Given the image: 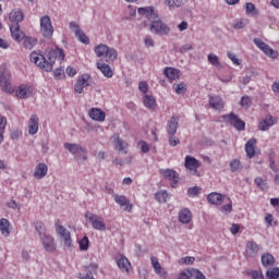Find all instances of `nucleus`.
<instances>
[{
	"mask_svg": "<svg viewBox=\"0 0 279 279\" xmlns=\"http://www.w3.org/2000/svg\"><path fill=\"white\" fill-rule=\"evenodd\" d=\"M0 231L3 236H10V220L5 218L0 219Z\"/></svg>",
	"mask_w": 279,
	"mask_h": 279,
	"instance_id": "obj_33",
	"label": "nucleus"
},
{
	"mask_svg": "<svg viewBox=\"0 0 279 279\" xmlns=\"http://www.w3.org/2000/svg\"><path fill=\"white\" fill-rule=\"evenodd\" d=\"M207 199H208L209 204L219 205V204H221V202H223V199H226V195H221V194L215 192V193L208 194Z\"/></svg>",
	"mask_w": 279,
	"mask_h": 279,
	"instance_id": "obj_29",
	"label": "nucleus"
},
{
	"mask_svg": "<svg viewBox=\"0 0 279 279\" xmlns=\"http://www.w3.org/2000/svg\"><path fill=\"white\" fill-rule=\"evenodd\" d=\"M119 53L117 52V49L110 48L107 46V52L104 53V58L100 59L101 62H114L117 60Z\"/></svg>",
	"mask_w": 279,
	"mask_h": 279,
	"instance_id": "obj_19",
	"label": "nucleus"
},
{
	"mask_svg": "<svg viewBox=\"0 0 279 279\" xmlns=\"http://www.w3.org/2000/svg\"><path fill=\"white\" fill-rule=\"evenodd\" d=\"M7 206L9 208H12L13 210H21V206L16 204V201H10L9 203H7Z\"/></svg>",
	"mask_w": 279,
	"mask_h": 279,
	"instance_id": "obj_61",
	"label": "nucleus"
},
{
	"mask_svg": "<svg viewBox=\"0 0 279 279\" xmlns=\"http://www.w3.org/2000/svg\"><path fill=\"white\" fill-rule=\"evenodd\" d=\"M63 147L74 156L76 162L80 160H88V150L80 144L64 143Z\"/></svg>",
	"mask_w": 279,
	"mask_h": 279,
	"instance_id": "obj_2",
	"label": "nucleus"
},
{
	"mask_svg": "<svg viewBox=\"0 0 279 279\" xmlns=\"http://www.w3.org/2000/svg\"><path fill=\"white\" fill-rule=\"evenodd\" d=\"M40 241L44 245L46 252H54L56 250V241L51 235H41Z\"/></svg>",
	"mask_w": 279,
	"mask_h": 279,
	"instance_id": "obj_16",
	"label": "nucleus"
},
{
	"mask_svg": "<svg viewBox=\"0 0 279 279\" xmlns=\"http://www.w3.org/2000/svg\"><path fill=\"white\" fill-rule=\"evenodd\" d=\"M209 106L214 108V110H223V99L219 96L209 97Z\"/></svg>",
	"mask_w": 279,
	"mask_h": 279,
	"instance_id": "obj_26",
	"label": "nucleus"
},
{
	"mask_svg": "<svg viewBox=\"0 0 279 279\" xmlns=\"http://www.w3.org/2000/svg\"><path fill=\"white\" fill-rule=\"evenodd\" d=\"M141 146V150L143 151V154H148L149 153V144H147V142H141L140 143Z\"/></svg>",
	"mask_w": 279,
	"mask_h": 279,
	"instance_id": "obj_60",
	"label": "nucleus"
},
{
	"mask_svg": "<svg viewBox=\"0 0 279 279\" xmlns=\"http://www.w3.org/2000/svg\"><path fill=\"white\" fill-rule=\"evenodd\" d=\"M161 173L166 180H169L171 182L172 189H175V186H178V180L180 177L178 175V172L175 170L166 169Z\"/></svg>",
	"mask_w": 279,
	"mask_h": 279,
	"instance_id": "obj_13",
	"label": "nucleus"
},
{
	"mask_svg": "<svg viewBox=\"0 0 279 279\" xmlns=\"http://www.w3.org/2000/svg\"><path fill=\"white\" fill-rule=\"evenodd\" d=\"M144 106L146 108H149L150 110H154L156 108V98L154 96L145 95L143 98Z\"/></svg>",
	"mask_w": 279,
	"mask_h": 279,
	"instance_id": "obj_36",
	"label": "nucleus"
},
{
	"mask_svg": "<svg viewBox=\"0 0 279 279\" xmlns=\"http://www.w3.org/2000/svg\"><path fill=\"white\" fill-rule=\"evenodd\" d=\"M199 193H202V187L199 186L189 187L187 190L189 197H198Z\"/></svg>",
	"mask_w": 279,
	"mask_h": 279,
	"instance_id": "obj_47",
	"label": "nucleus"
},
{
	"mask_svg": "<svg viewBox=\"0 0 279 279\" xmlns=\"http://www.w3.org/2000/svg\"><path fill=\"white\" fill-rule=\"evenodd\" d=\"M241 169H243V166L241 165V160H239V159H233V160L230 162V170H231V173H239V172H241Z\"/></svg>",
	"mask_w": 279,
	"mask_h": 279,
	"instance_id": "obj_38",
	"label": "nucleus"
},
{
	"mask_svg": "<svg viewBox=\"0 0 279 279\" xmlns=\"http://www.w3.org/2000/svg\"><path fill=\"white\" fill-rule=\"evenodd\" d=\"M151 265L155 269V272L160 274V271L162 270V266H160V263L158 262V258L151 257Z\"/></svg>",
	"mask_w": 279,
	"mask_h": 279,
	"instance_id": "obj_53",
	"label": "nucleus"
},
{
	"mask_svg": "<svg viewBox=\"0 0 279 279\" xmlns=\"http://www.w3.org/2000/svg\"><path fill=\"white\" fill-rule=\"evenodd\" d=\"M178 121L179 119L175 116H172L170 121H168L166 130L169 136H175V133L178 132Z\"/></svg>",
	"mask_w": 279,
	"mask_h": 279,
	"instance_id": "obj_22",
	"label": "nucleus"
},
{
	"mask_svg": "<svg viewBox=\"0 0 279 279\" xmlns=\"http://www.w3.org/2000/svg\"><path fill=\"white\" fill-rule=\"evenodd\" d=\"M254 45H256V47H258V49H260L262 51L264 50V48L267 46V44H265V41H263V39L260 38H255L253 40Z\"/></svg>",
	"mask_w": 279,
	"mask_h": 279,
	"instance_id": "obj_55",
	"label": "nucleus"
},
{
	"mask_svg": "<svg viewBox=\"0 0 279 279\" xmlns=\"http://www.w3.org/2000/svg\"><path fill=\"white\" fill-rule=\"evenodd\" d=\"M96 64H97V69L101 71L105 77H112V75H114V73L112 72V68H110L108 63L97 62Z\"/></svg>",
	"mask_w": 279,
	"mask_h": 279,
	"instance_id": "obj_28",
	"label": "nucleus"
},
{
	"mask_svg": "<svg viewBox=\"0 0 279 279\" xmlns=\"http://www.w3.org/2000/svg\"><path fill=\"white\" fill-rule=\"evenodd\" d=\"M255 145H256V140L255 138L250 140L245 144V151H246V156L248 158H254V156L256 155V151L254 150Z\"/></svg>",
	"mask_w": 279,
	"mask_h": 279,
	"instance_id": "obj_32",
	"label": "nucleus"
},
{
	"mask_svg": "<svg viewBox=\"0 0 279 279\" xmlns=\"http://www.w3.org/2000/svg\"><path fill=\"white\" fill-rule=\"evenodd\" d=\"M89 117L93 121H98L99 123H104V121H106V112L99 108H92L89 110Z\"/></svg>",
	"mask_w": 279,
	"mask_h": 279,
	"instance_id": "obj_18",
	"label": "nucleus"
},
{
	"mask_svg": "<svg viewBox=\"0 0 279 279\" xmlns=\"http://www.w3.org/2000/svg\"><path fill=\"white\" fill-rule=\"evenodd\" d=\"M264 53L268 56V58H278V51H275L269 45H266L264 50H262Z\"/></svg>",
	"mask_w": 279,
	"mask_h": 279,
	"instance_id": "obj_48",
	"label": "nucleus"
},
{
	"mask_svg": "<svg viewBox=\"0 0 279 279\" xmlns=\"http://www.w3.org/2000/svg\"><path fill=\"white\" fill-rule=\"evenodd\" d=\"M149 29L151 34H157V36H169L171 28L167 25L160 16L150 23Z\"/></svg>",
	"mask_w": 279,
	"mask_h": 279,
	"instance_id": "obj_3",
	"label": "nucleus"
},
{
	"mask_svg": "<svg viewBox=\"0 0 279 279\" xmlns=\"http://www.w3.org/2000/svg\"><path fill=\"white\" fill-rule=\"evenodd\" d=\"M10 32L13 40H16V43H21V40H24L25 33L21 31V25L15 24L10 26Z\"/></svg>",
	"mask_w": 279,
	"mask_h": 279,
	"instance_id": "obj_17",
	"label": "nucleus"
},
{
	"mask_svg": "<svg viewBox=\"0 0 279 279\" xmlns=\"http://www.w3.org/2000/svg\"><path fill=\"white\" fill-rule=\"evenodd\" d=\"M113 199L125 213H132V204L124 195L113 194Z\"/></svg>",
	"mask_w": 279,
	"mask_h": 279,
	"instance_id": "obj_10",
	"label": "nucleus"
},
{
	"mask_svg": "<svg viewBox=\"0 0 279 279\" xmlns=\"http://www.w3.org/2000/svg\"><path fill=\"white\" fill-rule=\"evenodd\" d=\"M245 12L251 16H258V10H256V5L252 2L245 4Z\"/></svg>",
	"mask_w": 279,
	"mask_h": 279,
	"instance_id": "obj_40",
	"label": "nucleus"
},
{
	"mask_svg": "<svg viewBox=\"0 0 279 279\" xmlns=\"http://www.w3.org/2000/svg\"><path fill=\"white\" fill-rule=\"evenodd\" d=\"M56 60H64V50L60 48H48L46 50V56L38 52L31 53V62H34L39 69L46 70L48 73L53 71V64Z\"/></svg>",
	"mask_w": 279,
	"mask_h": 279,
	"instance_id": "obj_1",
	"label": "nucleus"
},
{
	"mask_svg": "<svg viewBox=\"0 0 279 279\" xmlns=\"http://www.w3.org/2000/svg\"><path fill=\"white\" fill-rule=\"evenodd\" d=\"M117 265L119 267V269H121V271H130V260L128 259V257H125L124 255H120L117 258Z\"/></svg>",
	"mask_w": 279,
	"mask_h": 279,
	"instance_id": "obj_27",
	"label": "nucleus"
},
{
	"mask_svg": "<svg viewBox=\"0 0 279 279\" xmlns=\"http://www.w3.org/2000/svg\"><path fill=\"white\" fill-rule=\"evenodd\" d=\"M229 199V204L221 207V213H232V201Z\"/></svg>",
	"mask_w": 279,
	"mask_h": 279,
	"instance_id": "obj_59",
	"label": "nucleus"
},
{
	"mask_svg": "<svg viewBox=\"0 0 279 279\" xmlns=\"http://www.w3.org/2000/svg\"><path fill=\"white\" fill-rule=\"evenodd\" d=\"M137 12L141 14V16H145V19L150 21V23H154V21L159 17L158 13L154 10L153 7L140 8Z\"/></svg>",
	"mask_w": 279,
	"mask_h": 279,
	"instance_id": "obj_11",
	"label": "nucleus"
},
{
	"mask_svg": "<svg viewBox=\"0 0 279 279\" xmlns=\"http://www.w3.org/2000/svg\"><path fill=\"white\" fill-rule=\"evenodd\" d=\"M168 197H169V194L167 193V191L158 192L155 195V198L157 199V202H159V204H167Z\"/></svg>",
	"mask_w": 279,
	"mask_h": 279,
	"instance_id": "obj_44",
	"label": "nucleus"
},
{
	"mask_svg": "<svg viewBox=\"0 0 279 279\" xmlns=\"http://www.w3.org/2000/svg\"><path fill=\"white\" fill-rule=\"evenodd\" d=\"M114 145L117 151H122V154H128V144L121 137H117L114 140Z\"/></svg>",
	"mask_w": 279,
	"mask_h": 279,
	"instance_id": "obj_34",
	"label": "nucleus"
},
{
	"mask_svg": "<svg viewBox=\"0 0 279 279\" xmlns=\"http://www.w3.org/2000/svg\"><path fill=\"white\" fill-rule=\"evenodd\" d=\"M85 218L88 219V221L92 223L94 230H99L100 232L106 230V222H104V218L101 216L87 213Z\"/></svg>",
	"mask_w": 279,
	"mask_h": 279,
	"instance_id": "obj_5",
	"label": "nucleus"
},
{
	"mask_svg": "<svg viewBox=\"0 0 279 279\" xmlns=\"http://www.w3.org/2000/svg\"><path fill=\"white\" fill-rule=\"evenodd\" d=\"M185 265H193V263H195V257L193 256H187V257H183L181 259Z\"/></svg>",
	"mask_w": 279,
	"mask_h": 279,
	"instance_id": "obj_64",
	"label": "nucleus"
},
{
	"mask_svg": "<svg viewBox=\"0 0 279 279\" xmlns=\"http://www.w3.org/2000/svg\"><path fill=\"white\" fill-rule=\"evenodd\" d=\"M258 252H260V247L258 246V244H256V242L248 241L246 243V247H245L246 258H256V256H258Z\"/></svg>",
	"mask_w": 279,
	"mask_h": 279,
	"instance_id": "obj_12",
	"label": "nucleus"
},
{
	"mask_svg": "<svg viewBox=\"0 0 279 279\" xmlns=\"http://www.w3.org/2000/svg\"><path fill=\"white\" fill-rule=\"evenodd\" d=\"M207 60L211 66H221V62L219 61V57L215 53H209L207 56Z\"/></svg>",
	"mask_w": 279,
	"mask_h": 279,
	"instance_id": "obj_43",
	"label": "nucleus"
},
{
	"mask_svg": "<svg viewBox=\"0 0 279 279\" xmlns=\"http://www.w3.org/2000/svg\"><path fill=\"white\" fill-rule=\"evenodd\" d=\"M180 53H186L187 51H193V44H185L180 48Z\"/></svg>",
	"mask_w": 279,
	"mask_h": 279,
	"instance_id": "obj_58",
	"label": "nucleus"
},
{
	"mask_svg": "<svg viewBox=\"0 0 279 279\" xmlns=\"http://www.w3.org/2000/svg\"><path fill=\"white\" fill-rule=\"evenodd\" d=\"M276 124V118L274 116L268 114L265 119L259 121L258 123V130L262 132H267L271 128V125Z\"/></svg>",
	"mask_w": 279,
	"mask_h": 279,
	"instance_id": "obj_15",
	"label": "nucleus"
},
{
	"mask_svg": "<svg viewBox=\"0 0 279 279\" xmlns=\"http://www.w3.org/2000/svg\"><path fill=\"white\" fill-rule=\"evenodd\" d=\"M173 88L177 95H184L186 93V85L184 83L174 84Z\"/></svg>",
	"mask_w": 279,
	"mask_h": 279,
	"instance_id": "obj_50",
	"label": "nucleus"
},
{
	"mask_svg": "<svg viewBox=\"0 0 279 279\" xmlns=\"http://www.w3.org/2000/svg\"><path fill=\"white\" fill-rule=\"evenodd\" d=\"M75 36L80 43H83V45H90V39L84 34V31H77Z\"/></svg>",
	"mask_w": 279,
	"mask_h": 279,
	"instance_id": "obj_42",
	"label": "nucleus"
},
{
	"mask_svg": "<svg viewBox=\"0 0 279 279\" xmlns=\"http://www.w3.org/2000/svg\"><path fill=\"white\" fill-rule=\"evenodd\" d=\"M60 220H57V234L63 239L65 247H71L73 245V240H71V232L64 228V226L59 225Z\"/></svg>",
	"mask_w": 279,
	"mask_h": 279,
	"instance_id": "obj_7",
	"label": "nucleus"
},
{
	"mask_svg": "<svg viewBox=\"0 0 279 279\" xmlns=\"http://www.w3.org/2000/svg\"><path fill=\"white\" fill-rule=\"evenodd\" d=\"M182 271H186L190 279L191 278H194V279H206V276L203 275V272L199 269L192 268L191 270L185 269V270H182Z\"/></svg>",
	"mask_w": 279,
	"mask_h": 279,
	"instance_id": "obj_35",
	"label": "nucleus"
},
{
	"mask_svg": "<svg viewBox=\"0 0 279 279\" xmlns=\"http://www.w3.org/2000/svg\"><path fill=\"white\" fill-rule=\"evenodd\" d=\"M233 27H234V29H243L244 27H245V22H243V21H235L234 23H233Z\"/></svg>",
	"mask_w": 279,
	"mask_h": 279,
	"instance_id": "obj_63",
	"label": "nucleus"
},
{
	"mask_svg": "<svg viewBox=\"0 0 279 279\" xmlns=\"http://www.w3.org/2000/svg\"><path fill=\"white\" fill-rule=\"evenodd\" d=\"M222 119H225L229 125H232V128L238 130V132H243L245 130V121L241 120V118L233 112L222 116Z\"/></svg>",
	"mask_w": 279,
	"mask_h": 279,
	"instance_id": "obj_4",
	"label": "nucleus"
},
{
	"mask_svg": "<svg viewBox=\"0 0 279 279\" xmlns=\"http://www.w3.org/2000/svg\"><path fill=\"white\" fill-rule=\"evenodd\" d=\"M169 145L171 147H177V145H180V138H178L173 135H169Z\"/></svg>",
	"mask_w": 279,
	"mask_h": 279,
	"instance_id": "obj_56",
	"label": "nucleus"
},
{
	"mask_svg": "<svg viewBox=\"0 0 279 279\" xmlns=\"http://www.w3.org/2000/svg\"><path fill=\"white\" fill-rule=\"evenodd\" d=\"M48 171L49 168L46 166V163L40 162L35 168L34 178L37 180H43V178L47 175Z\"/></svg>",
	"mask_w": 279,
	"mask_h": 279,
	"instance_id": "obj_21",
	"label": "nucleus"
},
{
	"mask_svg": "<svg viewBox=\"0 0 279 279\" xmlns=\"http://www.w3.org/2000/svg\"><path fill=\"white\" fill-rule=\"evenodd\" d=\"M262 265L266 269L269 267H274V265H276V258L270 253H264L262 255Z\"/></svg>",
	"mask_w": 279,
	"mask_h": 279,
	"instance_id": "obj_24",
	"label": "nucleus"
},
{
	"mask_svg": "<svg viewBox=\"0 0 279 279\" xmlns=\"http://www.w3.org/2000/svg\"><path fill=\"white\" fill-rule=\"evenodd\" d=\"M240 105L242 108H250V106H252V98H250V96H243Z\"/></svg>",
	"mask_w": 279,
	"mask_h": 279,
	"instance_id": "obj_52",
	"label": "nucleus"
},
{
	"mask_svg": "<svg viewBox=\"0 0 279 279\" xmlns=\"http://www.w3.org/2000/svg\"><path fill=\"white\" fill-rule=\"evenodd\" d=\"M0 84H2V90L4 93H12V87H10V74L7 71L0 73Z\"/></svg>",
	"mask_w": 279,
	"mask_h": 279,
	"instance_id": "obj_20",
	"label": "nucleus"
},
{
	"mask_svg": "<svg viewBox=\"0 0 279 279\" xmlns=\"http://www.w3.org/2000/svg\"><path fill=\"white\" fill-rule=\"evenodd\" d=\"M78 245L82 252L88 251V247L90 245V241L88 240V236L85 235L82 240H80Z\"/></svg>",
	"mask_w": 279,
	"mask_h": 279,
	"instance_id": "obj_46",
	"label": "nucleus"
},
{
	"mask_svg": "<svg viewBox=\"0 0 279 279\" xmlns=\"http://www.w3.org/2000/svg\"><path fill=\"white\" fill-rule=\"evenodd\" d=\"M84 269L87 271V276L97 275L99 271V265L97 263H90L88 266H84Z\"/></svg>",
	"mask_w": 279,
	"mask_h": 279,
	"instance_id": "obj_39",
	"label": "nucleus"
},
{
	"mask_svg": "<svg viewBox=\"0 0 279 279\" xmlns=\"http://www.w3.org/2000/svg\"><path fill=\"white\" fill-rule=\"evenodd\" d=\"M266 278L267 279H278L279 278V267L268 269L266 271Z\"/></svg>",
	"mask_w": 279,
	"mask_h": 279,
	"instance_id": "obj_45",
	"label": "nucleus"
},
{
	"mask_svg": "<svg viewBox=\"0 0 279 279\" xmlns=\"http://www.w3.org/2000/svg\"><path fill=\"white\" fill-rule=\"evenodd\" d=\"M255 184L257 186H259V189H262V191H266V189H267V180H265L260 177L255 178Z\"/></svg>",
	"mask_w": 279,
	"mask_h": 279,
	"instance_id": "obj_51",
	"label": "nucleus"
},
{
	"mask_svg": "<svg viewBox=\"0 0 279 279\" xmlns=\"http://www.w3.org/2000/svg\"><path fill=\"white\" fill-rule=\"evenodd\" d=\"M169 8H182L183 3H186V0H166Z\"/></svg>",
	"mask_w": 279,
	"mask_h": 279,
	"instance_id": "obj_49",
	"label": "nucleus"
},
{
	"mask_svg": "<svg viewBox=\"0 0 279 279\" xmlns=\"http://www.w3.org/2000/svg\"><path fill=\"white\" fill-rule=\"evenodd\" d=\"M32 93H33L32 87L27 85H21L16 90V97H19V99H27V97L32 96Z\"/></svg>",
	"mask_w": 279,
	"mask_h": 279,
	"instance_id": "obj_23",
	"label": "nucleus"
},
{
	"mask_svg": "<svg viewBox=\"0 0 279 279\" xmlns=\"http://www.w3.org/2000/svg\"><path fill=\"white\" fill-rule=\"evenodd\" d=\"M192 214L189 208H184L179 213V220L181 223H191Z\"/></svg>",
	"mask_w": 279,
	"mask_h": 279,
	"instance_id": "obj_30",
	"label": "nucleus"
},
{
	"mask_svg": "<svg viewBox=\"0 0 279 279\" xmlns=\"http://www.w3.org/2000/svg\"><path fill=\"white\" fill-rule=\"evenodd\" d=\"M28 133L34 136L38 133V116L32 114L28 124Z\"/></svg>",
	"mask_w": 279,
	"mask_h": 279,
	"instance_id": "obj_25",
	"label": "nucleus"
},
{
	"mask_svg": "<svg viewBox=\"0 0 279 279\" xmlns=\"http://www.w3.org/2000/svg\"><path fill=\"white\" fill-rule=\"evenodd\" d=\"M35 230L39 234V238L45 236L47 234V228L45 227V223L41 221L35 222Z\"/></svg>",
	"mask_w": 279,
	"mask_h": 279,
	"instance_id": "obj_41",
	"label": "nucleus"
},
{
	"mask_svg": "<svg viewBox=\"0 0 279 279\" xmlns=\"http://www.w3.org/2000/svg\"><path fill=\"white\" fill-rule=\"evenodd\" d=\"M252 279H265V276H263V272L254 270L251 274Z\"/></svg>",
	"mask_w": 279,
	"mask_h": 279,
	"instance_id": "obj_62",
	"label": "nucleus"
},
{
	"mask_svg": "<svg viewBox=\"0 0 279 279\" xmlns=\"http://www.w3.org/2000/svg\"><path fill=\"white\" fill-rule=\"evenodd\" d=\"M163 74L168 80H178L180 77V70L175 68H166Z\"/></svg>",
	"mask_w": 279,
	"mask_h": 279,
	"instance_id": "obj_31",
	"label": "nucleus"
},
{
	"mask_svg": "<svg viewBox=\"0 0 279 279\" xmlns=\"http://www.w3.org/2000/svg\"><path fill=\"white\" fill-rule=\"evenodd\" d=\"M23 10L14 9L9 14V21H11V25H19V23H23Z\"/></svg>",
	"mask_w": 279,
	"mask_h": 279,
	"instance_id": "obj_14",
	"label": "nucleus"
},
{
	"mask_svg": "<svg viewBox=\"0 0 279 279\" xmlns=\"http://www.w3.org/2000/svg\"><path fill=\"white\" fill-rule=\"evenodd\" d=\"M253 77H254V72L253 71H248L246 73V75L242 78V84H244V86H247V84L251 83Z\"/></svg>",
	"mask_w": 279,
	"mask_h": 279,
	"instance_id": "obj_54",
	"label": "nucleus"
},
{
	"mask_svg": "<svg viewBox=\"0 0 279 279\" xmlns=\"http://www.w3.org/2000/svg\"><path fill=\"white\" fill-rule=\"evenodd\" d=\"M86 86H90V75L83 74L82 76H80L77 78V82L74 85V90H75V93H78L80 95H82L84 93V88H86Z\"/></svg>",
	"mask_w": 279,
	"mask_h": 279,
	"instance_id": "obj_9",
	"label": "nucleus"
},
{
	"mask_svg": "<svg viewBox=\"0 0 279 279\" xmlns=\"http://www.w3.org/2000/svg\"><path fill=\"white\" fill-rule=\"evenodd\" d=\"M199 167H202V163L195 157H185V168L189 169L190 171H193L192 174L196 175L197 178H199L201 175L199 171H197Z\"/></svg>",
	"mask_w": 279,
	"mask_h": 279,
	"instance_id": "obj_8",
	"label": "nucleus"
},
{
	"mask_svg": "<svg viewBox=\"0 0 279 279\" xmlns=\"http://www.w3.org/2000/svg\"><path fill=\"white\" fill-rule=\"evenodd\" d=\"M94 51H95L97 58H100V60H101V58H104V53L108 52V45L100 44L94 48Z\"/></svg>",
	"mask_w": 279,
	"mask_h": 279,
	"instance_id": "obj_37",
	"label": "nucleus"
},
{
	"mask_svg": "<svg viewBox=\"0 0 279 279\" xmlns=\"http://www.w3.org/2000/svg\"><path fill=\"white\" fill-rule=\"evenodd\" d=\"M40 32L45 38H51L53 36V26L51 25V17L49 15L40 19Z\"/></svg>",
	"mask_w": 279,
	"mask_h": 279,
	"instance_id": "obj_6",
	"label": "nucleus"
},
{
	"mask_svg": "<svg viewBox=\"0 0 279 279\" xmlns=\"http://www.w3.org/2000/svg\"><path fill=\"white\" fill-rule=\"evenodd\" d=\"M138 89L141 90V93H147V90H149V85L147 84V82L142 81L138 84Z\"/></svg>",
	"mask_w": 279,
	"mask_h": 279,
	"instance_id": "obj_57",
	"label": "nucleus"
}]
</instances>
